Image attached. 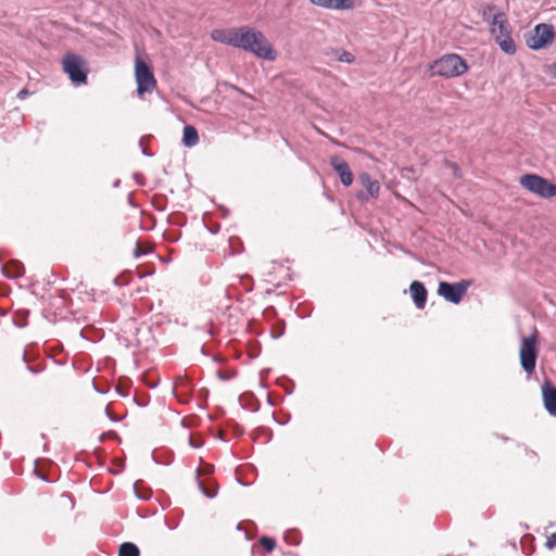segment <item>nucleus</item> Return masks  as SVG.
I'll use <instances>...</instances> for the list:
<instances>
[{"instance_id":"7c9ffc66","label":"nucleus","mask_w":556,"mask_h":556,"mask_svg":"<svg viewBox=\"0 0 556 556\" xmlns=\"http://www.w3.org/2000/svg\"><path fill=\"white\" fill-rule=\"evenodd\" d=\"M105 412H106L108 417H109L111 420H113V421H116V420H117V419H115V418L112 416V414H110L109 408H106V410H105Z\"/></svg>"},{"instance_id":"cd10ccee","label":"nucleus","mask_w":556,"mask_h":556,"mask_svg":"<svg viewBox=\"0 0 556 556\" xmlns=\"http://www.w3.org/2000/svg\"><path fill=\"white\" fill-rule=\"evenodd\" d=\"M141 152L146 156H152L153 155L152 153L148 152V150L146 148H142Z\"/></svg>"},{"instance_id":"423d86ee","label":"nucleus","mask_w":556,"mask_h":556,"mask_svg":"<svg viewBox=\"0 0 556 556\" xmlns=\"http://www.w3.org/2000/svg\"><path fill=\"white\" fill-rule=\"evenodd\" d=\"M555 38V28L552 24L541 23L527 36L526 43L531 50L546 48Z\"/></svg>"},{"instance_id":"1a4fd4ad","label":"nucleus","mask_w":556,"mask_h":556,"mask_svg":"<svg viewBox=\"0 0 556 556\" xmlns=\"http://www.w3.org/2000/svg\"><path fill=\"white\" fill-rule=\"evenodd\" d=\"M470 285L471 282L465 279L454 283L441 281L438 287V294L450 303L458 304Z\"/></svg>"},{"instance_id":"2eb2a0df","label":"nucleus","mask_w":556,"mask_h":556,"mask_svg":"<svg viewBox=\"0 0 556 556\" xmlns=\"http://www.w3.org/2000/svg\"><path fill=\"white\" fill-rule=\"evenodd\" d=\"M325 55H327L331 61H338L346 64H352L355 61V56L342 49L329 48L325 51Z\"/></svg>"},{"instance_id":"4be33fe9","label":"nucleus","mask_w":556,"mask_h":556,"mask_svg":"<svg viewBox=\"0 0 556 556\" xmlns=\"http://www.w3.org/2000/svg\"><path fill=\"white\" fill-rule=\"evenodd\" d=\"M545 546L548 549H552V548H554L556 546V532L547 538Z\"/></svg>"},{"instance_id":"6ab92c4d","label":"nucleus","mask_w":556,"mask_h":556,"mask_svg":"<svg viewBox=\"0 0 556 556\" xmlns=\"http://www.w3.org/2000/svg\"><path fill=\"white\" fill-rule=\"evenodd\" d=\"M118 556H140V549L136 544L125 542L119 545Z\"/></svg>"},{"instance_id":"f257e3e1","label":"nucleus","mask_w":556,"mask_h":556,"mask_svg":"<svg viewBox=\"0 0 556 556\" xmlns=\"http://www.w3.org/2000/svg\"><path fill=\"white\" fill-rule=\"evenodd\" d=\"M212 39L249 51L264 60L273 61L276 59V51L263 33L248 26L232 29H215L212 31Z\"/></svg>"},{"instance_id":"f3484780","label":"nucleus","mask_w":556,"mask_h":556,"mask_svg":"<svg viewBox=\"0 0 556 556\" xmlns=\"http://www.w3.org/2000/svg\"><path fill=\"white\" fill-rule=\"evenodd\" d=\"M199 142L198 130L194 126L186 125L184 127L182 143L185 147L192 148Z\"/></svg>"},{"instance_id":"7ed1b4c3","label":"nucleus","mask_w":556,"mask_h":556,"mask_svg":"<svg viewBox=\"0 0 556 556\" xmlns=\"http://www.w3.org/2000/svg\"><path fill=\"white\" fill-rule=\"evenodd\" d=\"M491 34L494 36L496 43L506 54L516 53V45L511 38V27L506 18L505 13L497 12L493 15L491 22Z\"/></svg>"},{"instance_id":"f03ea898","label":"nucleus","mask_w":556,"mask_h":556,"mask_svg":"<svg viewBox=\"0 0 556 556\" xmlns=\"http://www.w3.org/2000/svg\"><path fill=\"white\" fill-rule=\"evenodd\" d=\"M432 74L444 78L459 77L468 71V64L460 55L447 53L430 66Z\"/></svg>"},{"instance_id":"20e7f679","label":"nucleus","mask_w":556,"mask_h":556,"mask_svg":"<svg viewBox=\"0 0 556 556\" xmlns=\"http://www.w3.org/2000/svg\"><path fill=\"white\" fill-rule=\"evenodd\" d=\"M520 185L528 191L544 199H549L556 195V185L535 174H526L521 176Z\"/></svg>"},{"instance_id":"72a5a7b5","label":"nucleus","mask_w":556,"mask_h":556,"mask_svg":"<svg viewBox=\"0 0 556 556\" xmlns=\"http://www.w3.org/2000/svg\"><path fill=\"white\" fill-rule=\"evenodd\" d=\"M23 359H24V362H26V352L23 355Z\"/></svg>"},{"instance_id":"dca6fc26","label":"nucleus","mask_w":556,"mask_h":556,"mask_svg":"<svg viewBox=\"0 0 556 556\" xmlns=\"http://www.w3.org/2000/svg\"><path fill=\"white\" fill-rule=\"evenodd\" d=\"M201 471L200 469H197L195 471V480L198 483V488L201 491V493L206 496L207 498H214L217 495V486L213 481L210 480H200Z\"/></svg>"},{"instance_id":"412c9836","label":"nucleus","mask_w":556,"mask_h":556,"mask_svg":"<svg viewBox=\"0 0 556 556\" xmlns=\"http://www.w3.org/2000/svg\"><path fill=\"white\" fill-rule=\"evenodd\" d=\"M446 166L452 169L453 175H454L455 178H460L462 177L460 167L456 163L447 161L446 162Z\"/></svg>"},{"instance_id":"a878e982","label":"nucleus","mask_w":556,"mask_h":556,"mask_svg":"<svg viewBox=\"0 0 556 556\" xmlns=\"http://www.w3.org/2000/svg\"><path fill=\"white\" fill-rule=\"evenodd\" d=\"M217 376H218V378H219V379H222V380H227V379H229V377L225 376L222 371H217Z\"/></svg>"},{"instance_id":"393cba45","label":"nucleus","mask_w":556,"mask_h":556,"mask_svg":"<svg viewBox=\"0 0 556 556\" xmlns=\"http://www.w3.org/2000/svg\"><path fill=\"white\" fill-rule=\"evenodd\" d=\"M285 540L289 543V544H292V545H298L299 544V541L292 536H290L289 534H286L285 535Z\"/></svg>"},{"instance_id":"ddd939ff","label":"nucleus","mask_w":556,"mask_h":556,"mask_svg":"<svg viewBox=\"0 0 556 556\" xmlns=\"http://www.w3.org/2000/svg\"><path fill=\"white\" fill-rule=\"evenodd\" d=\"M409 291L413 298V301L417 308L422 309L427 302V289L420 281H413L409 286Z\"/></svg>"},{"instance_id":"39448f33","label":"nucleus","mask_w":556,"mask_h":556,"mask_svg":"<svg viewBox=\"0 0 556 556\" xmlns=\"http://www.w3.org/2000/svg\"><path fill=\"white\" fill-rule=\"evenodd\" d=\"M62 67L74 85L78 86L87 83L88 70L81 56L74 53L65 54Z\"/></svg>"},{"instance_id":"5701e85b","label":"nucleus","mask_w":556,"mask_h":556,"mask_svg":"<svg viewBox=\"0 0 556 556\" xmlns=\"http://www.w3.org/2000/svg\"><path fill=\"white\" fill-rule=\"evenodd\" d=\"M496 7L494 4H486L482 9V16L483 18H486L489 14L493 13L495 11Z\"/></svg>"},{"instance_id":"4468645a","label":"nucleus","mask_w":556,"mask_h":556,"mask_svg":"<svg viewBox=\"0 0 556 556\" xmlns=\"http://www.w3.org/2000/svg\"><path fill=\"white\" fill-rule=\"evenodd\" d=\"M313 4L331 10H351L357 0H309Z\"/></svg>"},{"instance_id":"6e6552de","label":"nucleus","mask_w":556,"mask_h":556,"mask_svg":"<svg viewBox=\"0 0 556 556\" xmlns=\"http://www.w3.org/2000/svg\"><path fill=\"white\" fill-rule=\"evenodd\" d=\"M535 334L523 337L520 345L519 357L522 369L531 375L536 365L538 350L535 346Z\"/></svg>"},{"instance_id":"473e14b6","label":"nucleus","mask_w":556,"mask_h":556,"mask_svg":"<svg viewBox=\"0 0 556 556\" xmlns=\"http://www.w3.org/2000/svg\"><path fill=\"white\" fill-rule=\"evenodd\" d=\"M118 185H119V181H118V180H116V181L114 182V187H117Z\"/></svg>"},{"instance_id":"aec40b11","label":"nucleus","mask_w":556,"mask_h":556,"mask_svg":"<svg viewBox=\"0 0 556 556\" xmlns=\"http://www.w3.org/2000/svg\"><path fill=\"white\" fill-rule=\"evenodd\" d=\"M261 545L264 547L266 553H271L276 546V541L269 536H262L260 540Z\"/></svg>"},{"instance_id":"0eeeda50","label":"nucleus","mask_w":556,"mask_h":556,"mask_svg":"<svg viewBox=\"0 0 556 556\" xmlns=\"http://www.w3.org/2000/svg\"><path fill=\"white\" fill-rule=\"evenodd\" d=\"M135 76L138 96L141 97L146 92L151 93L156 88V79L154 78L152 70L140 58L136 59Z\"/></svg>"},{"instance_id":"f8f14e48","label":"nucleus","mask_w":556,"mask_h":556,"mask_svg":"<svg viewBox=\"0 0 556 556\" xmlns=\"http://www.w3.org/2000/svg\"><path fill=\"white\" fill-rule=\"evenodd\" d=\"M358 179L362 186L368 192V195L364 194L363 192L357 193L356 197L358 200H367L368 197L378 198L380 192V184L378 180L372 179L371 176L365 172L359 174Z\"/></svg>"},{"instance_id":"9b49d317","label":"nucleus","mask_w":556,"mask_h":556,"mask_svg":"<svg viewBox=\"0 0 556 556\" xmlns=\"http://www.w3.org/2000/svg\"><path fill=\"white\" fill-rule=\"evenodd\" d=\"M542 396L544 408L551 416L556 417V387L549 380L542 384Z\"/></svg>"},{"instance_id":"9d476101","label":"nucleus","mask_w":556,"mask_h":556,"mask_svg":"<svg viewBox=\"0 0 556 556\" xmlns=\"http://www.w3.org/2000/svg\"><path fill=\"white\" fill-rule=\"evenodd\" d=\"M330 165L333 170L340 176L341 184L349 187L353 182V174L349 164L341 157L333 155L330 157Z\"/></svg>"},{"instance_id":"a211bd4d","label":"nucleus","mask_w":556,"mask_h":556,"mask_svg":"<svg viewBox=\"0 0 556 556\" xmlns=\"http://www.w3.org/2000/svg\"><path fill=\"white\" fill-rule=\"evenodd\" d=\"M1 271L9 279H16L24 274V268L20 263L2 266Z\"/></svg>"},{"instance_id":"c85d7f7f","label":"nucleus","mask_w":556,"mask_h":556,"mask_svg":"<svg viewBox=\"0 0 556 556\" xmlns=\"http://www.w3.org/2000/svg\"><path fill=\"white\" fill-rule=\"evenodd\" d=\"M27 369H28L30 372H34V374L39 372V370H38V369H36V368L31 367V366H27Z\"/></svg>"},{"instance_id":"bb28decb","label":"nucleus","mask_w":556,"mask_h":556,"mask_svg":"<svg viewBox=\"0 0 556 556\" xmlns=\"http://www.w3.org/2000/svg\"><path fill=\"white\" fill-rule=\"evenodd\" d=\"M26 94H27V91H26V90H21V91L18 92V98H20V99H24Z\"/></svg>"},{"instance_id":"b1692460","label":"nucleus","mask_w":556,"mask_h":556,"mask_svg":"<svg viewBox=\"0 0 556 556\" xmlns=\"http://www.w3.org/2000/svg\"><path fill=\"white\" fill-rule=\"evenodd\" d=\"M149 251L148 250H143L141 249V247L139 244L136 245V249L134 251V255L136 258L142 256V255H146Z\"/></svg>"},{"instance_id":"c756f323","label":"nucleus","mask_w":556,"mask_h":556,"mask_svg":"<svg viewBox=\"0 0 556 556\" xmlns=\"http://www.w3.org/2000/svg\"><path fill=\"white\" fill-rule=\"evenodd\" d=\"M552 74L556 77V62L552 65Z\"/></svg>"},{"instance_id":"2f4dec72","label":"nucleus","mask_w":556,"mask_h":556,"mask_svg":"<svg viewBox=\"0 0 556 556\" xmlns=\"http://www.w3.org/2000/svg\"><path fill=\"white\" fill-rule=\"evenodd\" d=\"M139 498H141L142 501H146L149 498V496H139Z\"/></svg>"}]
</instances>
